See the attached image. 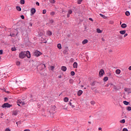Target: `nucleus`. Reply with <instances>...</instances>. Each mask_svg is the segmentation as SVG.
Here are the masks:
<instances>
[{"instance_id": "60", "label": "nucleus", "mask_w": 131, "mask_h": 131, "mask_svg": "<svg viewBox=\"0 0 131 131\" xmlns=\"http://www.w3.org/2000/svg\"><path fill=\"white\" fill-rule=\"evenodd\" d=\"M72 81H73L72 79H70V82H72Z\"/></svg>"}, {"instance_id": "52", "label": "nucleus", "mask_w": 131, "mask_h": 131, "mask_svg": "<svg viewBox=\"0 0 131 131\" xmlns=\"http://www.w3.org/2000/svg\"><path fill=\"white\" fill-rule=\"evenodd\" d=\"M5 131H11V130L10 129V128H7L5 129Z\"/></svg>"}, {"instance_id": "31", "label": "nucleus", "mask_w": 131, "mask_h": 131, "mask_svg": "<svg viewBox=\"0 0 131 131\" xmlns=\"http://www.w3.org/2000/svg\"><path fill=\"white\" fill-rule=\"evenodd\" d=\"M17 104H22V101L21 100H18L17 101Z\"/></svg>"}, {"instance_id": "50", "label": "nucleus", "mask_w": 131, "mask_h": 131, "mask_svg": "<svg viewBox=\"0 0 131 131\" xmlns=\"http://www.w3.org/2000/svg\"><path fill=\"white\" fill-rule=\"evenodd\" d=\"M128 34L127 33H125L124 35V37H126V36H127Z\"/></svg>"}, {"instance_id": "19", "label": "nucleus", "mask_w": 131, "mask_h": 131, "mask_svg": "<svg viewBox=\"0 0 131 131\" xmlns=\"http://www.w3.org/2000/svg\"><path fill=\"white\" fill-rule=\"evenodd\" d=\"M121 71L119 69H117L116 70V74H120Z\"/></svg>"}, {"instance_id": "42", "label": "nucleus", "mask_w": 131, "mask_h": 131, "mask_svg": "<svg viewBox=\"0 0 131 131\" xmlns=\"http://www.w3.org/2000/svg\"><path fill=\"white\" fill-rule=\"evenodd\" d=\"M95 103H96V102H95L94 101H92L91 102V105H95Z\"/></svg>"}, {"instance_id": "6", "label": "nucleus", "mask_w": 131, "mask_h": 131, "mask_svg": "<svg viewBox=\"0 0 131 131\" xmlns=\"http://www.w3.org/2000/svg\"><path fill=\"white\" fill-rule=\"evenodd\" d=\"M105 74V72L104 71V70L101 69L100 71H99V76L100 77H102L103 75Z\"/></svg>"}, {"instance_id": "20", "label": "nucleus", "mask_w": 131, "mask_h": 131, "mask_svg": "<svg viewBox=\"0 0 131 131\" xmlns=\"http://www.w3.org/2000/svg\"><path fill=\"white\" fill-rule=\"evenodd\" d=\"M18 114V112H17V111H13L12 113V115H14L15 116H16V115H17Z\"/></svg>"}, {"instance_id": "39", "label": "nucleus", "mask_w": 131, "mask_h": 131, "mask_svg": "<svg viewBox=\"0 0 131 131\" xmlns=\"http://www.w3.org/2000/svg\"><path fill=\"white\" fill-rule=\"evenodd\" d=\"M49 23H51V24H53V23H54V20L53 19H50L49 20Z\"/></svg>"}, {"instance_id": "45", "label": "nucleus", "mask_w": 131, "mask_h": 131, "mask_svg": "<svg viewBox=\"0 0 131 131\" xmlns=\"http://www.w3.org/2000/svg\"><path fill=\"white\" fill-rule=\"evenodd\" d=\"M20 18H21V19H23V20H24V19H25V17H24V15H21Z\"/></svg>"}, {"instance_id": "11", "label": "nucleus", "mask_w": 131, "mask_h": 131, "mask_svg": "<svg viewBox=\"0 0 131 131\" xmlns=\"http://www.w3.org/2000/svg\"><path fill=\"white\" fill-rule=\"evenodd\" d=\"M126 32V31H125V30H121V31H119V33H120V34H122V35L125 34Z\"/></svg>"}, {"instance_id": "13", "label": "nucleus", "mask_w": 131, "mask_h": 131, "mask_svg": "<svg viewBox=\"0 0 131 131\" xmlns=\"http://www.w3.org/2000/svg\"><path fill=\"white\" fill-rule=\"evenodd\" d=\"M127 27V25H126V24H123L121 25V28H126Z\"/></svg>"}, {"instance_id": "12", "label": "nucleus", "mask_w": 131, "mask_h": 131, "mask_svg": "<svg viewBox=\"0 0 131 131\" xmlns=\"http://www.w3.org/2000/svg\"><path fill=\"white\" fill-rule=\"evenodd\" d=\"M72 100H71L70 101L69 103V105H70V106H71L72 107V108H74V107H75V106H74V105L72 104V102H71Z\"/></svg>"}, {"instance_id": "10", "label": "nucleus", "mask_w": 131, "mask_h": 131, "mask_svg": "<svg viewBox=\"0 0 131 131\" xmlns=\"http://www.w3.org/2000/svg\"><path fill=\"white\" fill-rule=\"evenodd\" d=\"M61 70L62 71H66V70H67V68H66V67L65 66H62L61 67Z\"/></svg>"}, {"instance_id": "51", "label": "nucleus", "mask_w": 131, "mask_h": 131, "mask_svg": "<svg viewBox=\"0 0 131 131\" xmlns=\"http://www.w3.org/2000/svg\"><path fill=\"white\" fill-rule=\"evenodd\" d=\"M0 55H3V50H0Z\"/></svg>"}, {"instance_id": "30", "label": "nucleus", "mask_w": 131, "mask_h": 131, "mask_svg": "<svg viewBox=\"0 0 131 131\" xmlns=\"http://www.w3.org/2000/svg\"><path fill=\"white\" fill-rule=\"evenodd\" d=\"M48 33L50 36H51V35H52V34H53V33H52V32L51 31H48Z\"/></svg>"}, {"instance_id": "63", "label": "nucleus", "mask_w": 131, "mask_h": 131, "mask_svg": "<svg viewBox=\"0 0 131 131\" xmlns=\"http://www.w3.org/2000/svg\"><path fill=\"white\" fill-rule=\"evenodd\" d=\"M18 106H20V103H17Z\"/></svg>"}, {"instance_id": "32", "label": "nucleus", "mask_w": 131, "mask_h": 131, "mask_svg": "<svg viewBox=\"0 0 131 131\" xmlns=\"http://www.w3.org/2000/svg\"><path fill=\"white\" fill-rule=\"evenodd\" d=\"M82 2V0H78L77 1V4L78 5H80V4H81V2Z\"/></svg>"}, {"instance_id": "16", "label": "nucleus", "mask_w": 131, "mask_h": 131, "mask_svg": "<svg viewBox=\"0 0 131 131\" xmlns=\"http://www.w3.org/2000/svg\"><path fill=\"white\" fill-rule=\"evenodd\" d=\"M63 53L64 55H67L68 54V50L65 49L64 50H63Z\"/></svg>"}, {"instance_id": "47", "label": "nucleus", "mask_w": 131, "mask_h": 131, "mask_svg": "<svg viewBox=\"0 0 131 131\" xmlns=\"http://www.w3.org/2000/svg\"><path fill=\"white\" fill-rule=\"evenodd\" d=\"M123 131H128V130L127 129V128H124L123 129Z\"/></svg>"}, {"instance_id": "29", "label": "nucleus", "mask_w": 131, "mask_h": 131, "mask_svg": "<svg viewBox=\"0 0 131 131\" xmlns=\"http://www.w3.org/2000/svg\"><path fill=\"white\" fill-rule=\"evenodd\" d=\"M126 110H127V111H131V107L130 106H127L126 107Z\"/></svg>"}, {"instance_id": "48", "label": "nucleus", "mask_w": 131, "mask_h": 131, "mask_svg": "<svg viewBox=\"0 0 131 131\" xmlns=\"http://www.w3.org/2000/svg\"><path fill=\"white\" fill-rule=\"evenodd\" d=\"M39 36H42L43 35V33H40V34H39Z\"/></svg>"}, {"instance_id": "3", "label": "nucleus", "mask_w": 131, "mask_h": 131, "mask_svg": "<svg viewBox=\"0 0 131 131\" xmlns=\"http://www.w3.org/2000/svg\"><path fill=\"white\" fill-rule=\"evenodd\" d=\"M26 57V52L25 51H21L19 54V59H24V58Z\"/></svg>"}, {"instance_id": "34", "label": "nucleus", "mask_w": 131, "mask_h": 131, "mask_svg": "<svg viewBox=\"0 0 131 131\" xmlns=\"http://www.w3.org/2000/svg\"><path fill=\"white\" fill-rule=\"evenodd\" d=\"M110 88H114L115 87V85H113V83H110Z\"/></svg>"}, {"instance_id": "22", "label": "nucleus", "mask_w": 131, "mask_h": 131, "mask_svg": "<svg viewBox=\"0 0 131 131\" xmlns=\"http://www.w3.org/2000/svg\"><path fill=\"white\" fill-rule=\"evenodd\" d=\"M125 15L126 16H129V15H130V13L129 12V11H126L125 12Z\"/></svg>"}, {"instance_id": "49", "label": "nucleus", "mask_w": 131, "mask_h": 131, "mask_svg": "<svg viewBox=\"0 0 131 131\" xmlns=\"http://www.w3.org/2000/svg\"><path fill=\"white\" fill-rule=\"evenodd\" d=\"M67 18H69V17H70V14H69V13H68L67 15Z\"/></svg>"}, {"instance_id": "53", "label": "nucleus", "mask_w": 131, "mask_h": 131, "mask_svg": "<svg viewBox=\"0 0 131 131\" xmlns=\"http://www.w3.org/2000/svg\"><path fill=\"white\" fill-rule=\"evenodd\" d=\"M108 86H110V83H108L106 85V88H108Z\"/></svg>"}, {"instance_id": "27", "label": "nucleus", "mask_w": 131, "mask_h": 131, "mask_svg": "<svg viewBox=\"0 0 131 131\" xmlns=\"http://www.w3.org/2000/svg\"><path fill=\"white\" fill-rule=\"evenodd\" d=\"M71 75H72V76H74V75H75V72H74V71H72L71 72Z\"/></svg>"}, {"instance_id": "59", "label": "nucleus", "mask_w": 131, "mask_h": 131, "mask_svg": "<svg viewBox=\"0 0 131 131\" xmlns=\"http://www.w3.org/2000/svg\"><path fill=\"white\" fill-rule=\"evenodd\" d=\"M98 129H99V130H102V128L99 127V128H98Z\"/></svg>"}, {"instance_id": "57", "label": "nucleus", "mask_w": 131, "mask_h": 131, "mask_svg": "<svg viewBox=\"0 0 131 131\" xmlns=\"http://www.w3.org/2000/svg\"><path fill=\"white\" fill-rule=\"evenodd\" d=\"M24 131H30L29 129H26Z\"/></svg>"}, {"instance_id": "1", "label": "nucleus", "mask_w": 131, "mask_h": 131, "mask_svg": "<svg viewBox=\"0 0 131 131\" xmlns=\"http://www.w3.org/2000/svg\"><path fill=\"white\" fill-rule=\"evenodd\" d=\"M55 111H56V106H53L49 111L50 115L51 117H54V113H55Z\"/></svg>"}, {"instance_id": "38", "label": "nucleus", "mask_w": 131, "mask_h": 131, "mask_svg": "<svg viewBox=\"0 0 131 131\" xmlns=\"http://www.w3.org/2000/svg\"><path fill=\"white\" fill-rule=\"evenodd\" d=\"M70 62H71V63H73V62H74V59L71 58V59L70 60Z\"/></svg>"}, {"instance_id": "15", "label": "nucleus", "mask_w": 131, "mask_h": 131, "mask_svg": "<svg viewBox=\"0 0 131 131\" xmlns=\"http://www.w3.org/2000/svg\"><path fill=\"white\" fill-rule=\"evenodd\" d=\"M88 42H89V40H88V39H84L82 41L83 45H85V43H88Z\"/></svg>"}, {"instance_id": "24", "label": "nucleus", "mask_w": 131, "mask_h": 131, "mask_svg": "<svg viewBox=\"0 0 131 131\" xmlns=\"http://www.w3.org/2000/svg\"><path fill=\"white\" fill-rule=\"evenodd\" d=\"M97 32L98 33H102V31L100 30V29L98 28V29H97Z\"/></svg>"}, {"instance_id": "18", "label": "nucleus", "mask_w": 131, "mask_h": 131, "mask_svg": "<svg viewBox=\"0 0 131 131\" xmlns=\"http://www.w3.org/2000/svg\"><path fill=\"white\" fill-rule=\"evenodd\" d=\"M57 48L59 49V50H61L62 49V46L61 45V43H58L57 45Z\"/></svg>"}, {"instance_id": "8", "label": "nucleus", "mask_w": 131, "mask_h": 131, "mask_svg": "<svg viewBox=\"0 0 131 131\" xmlns=\"http://www.w3.org/2000/svg\"><path fill=\"white\" fill-rule=\"evenodd\" d=\"M82 90H79L78 93H77V96H78L79 97L81 96V95H82Z\"/></svg>"}, {"instance_id": "28", "label": "nucleus", "mask_w": 131, "mask_h": 131, "mask_svg": "<svg viewBox=\"0 0 131 131\" xmlns=\"http://www.w3.org/2000/svg\"><path fill=\"white\" fill-rule=\"evenodd\" d=\"M20 4H21V5H24V4H25V0H20Z\"/></svg>"}, {"instance_id": "36", "label": "nucleus", "mask_w": 131, "mask_h": 131, "mask_svg": "<svg viewBox=\"0 0 131 131\" xmlns=\"http://www.w3.org/2000/svg\"><path fill=\"white\" fill-rule=\"evenodd\" d=\"M16 64L17 66H20L21 62H20V61H17Z\"/></svg>"}, {"instance_id": "7", "label": "nucleus", "mask_w": 131, "mask_h": 131, "mask_svg": "<svg viewBox=\"0 0 131 131\" xmlns=\"http://www.w3.org/2000/svg\"><path fill=\"white\" fill-rule=\"evenodd\" d=\"M26 56L28 58L30 59V57H31V55H30V52L29 51H27L26 52Z\"/></svg>"}, {"instance_id": "2", "label": "nucleus", "mask_w": 131, "mask_h": 131, "mask_svg": "<svg viewBox=\"0 0 131 131\" xmlns=\"http://www.w3.org/2000/svg\"><path fill=\"white\" fill-rule=\"evenodd\" d=\"M37 68L40 71H42V70L46 68V65L43 63H41L37 67Z\"/></svg>"}, {"instance_id": "62", "label": "nucleus", "mask_w": 131, "mask_h": 131, "mask_svg": "<svg viewBox=\"0 0 131 131\" xmlns=\"http://www.w3.org/2000/svg\"><path fill=\"white\" fill-rule=\"evenodd\" d=\"M129 70H131V66L128 68Z\"/></svg>"}, {"instance_id": "43", "label": "nucleus", "mask_w": 131, "mask_h": 131, "mask_svg": "<svg viewBox=\"0 0 131 131\" xmlns=\"http://www.w3.org/2000/svg\"><path fill=\"white\" fill-rule=\"evenodd\" d=\"M47 13V10L46 9L43 10L42 14H46Z\"/></svg>"}, {"instance_id": "41", "label": "nucleus", "mask_w": 131, "mask_h": 131, "mask_svg": "<svg viewBox=\"0 0 131 131\" xmlns=\"http://www.w3.org/2000/svg\"><path fill=\"white\" fill-rule=\"evenodd\" d=\"M68 13L70 14V15L71 14H72V10H69L68 11Z\"/></svg>"}, {"instance_id": "21", "label": "nucleus", "mask_w": 131, "mask_h": 131, "mask_svg": "<svg viewBox=\"0 0 131 131\" xmlns=\"http://www.w3.org/2000/svg\"><path fill=\"white\" fill-rule=\"evenodd\" d=\"M16 10L17 11H18L19 12H20V11H21V7H20L19 6H16Z\"/></svg>"}, {"instance_id": "37", "label": "nucleus", "mask_w": 131, "mask_h": 131, "mask_svg": "<svg viewBox=\"0 0 131 131\" xmlns=\"http://www.w3.org/2000/svg\"><path fill=\"white\" fill-rule=\"evenodd\" d=\"M51 16H54L55 15V12H51L50 13Z\"/></svg>"}, {"instance_id": "44", "label": "nucleus", "mask_w": 131, "mask_h": 131, "mask_svg": "<svg viewBox=\"0 0 131 131\" xmlns=\"http://www.w3.org/2000/svg\"><path fill=\"white\" fill-rule=\"evenodd\" d=\"M100 16H101V17H102V18H104V19H105V17H106V16H105V15H104L102 14H100Z\"/></svg>"}, {"instance_id": "9", "label": "nucleus", "mask_w": 131, "mask_h": 131, "mask_svg": "<svg viewBox=\"0 0 131 131\" xmlns=\"http://www.w3.org/2000/svg\"><path fill=\"white\" fill-rule=\"evenodd\" d=\"M35 12H36V10L35 8H32L31 10V14H35Z\"/></svg>"}, {"instance_id": "14", "label": "nucleus", "mask_w": 131, "mask_h": 131, "mask_svg": "<svg viewBox=\"0 0 131 131\" xmlns=\"http://www.w3.org/2000/svg\"><path fill=\"white\" fill-rule=\"evenodd\" d=\"M73 68H77V62H75L73 64Z\"/></svg>"}, {"instance_id": "23", "label": "nucleus", "mask_w": 131, "mask_h": 131, "mask_svg": "<svg viewBox=\"0 0 131 131\" xmlns=\"http://www.w3.org/2000/svg\"><path fill=\"white\" fill-rule=\"evenodd\" d=\"M90 84L91 85H92V86H94V85H96V81L91 82Z\"/></svg>"}, {"instance_id": "35", "label": "nucleus", "mask_w": 131, "mask_h": 131, "mask_svg": "<svg viewBox=\"0 0 131 131\" xmlns=\"http://www.w3.org/2000/svg\"><path fill=\"white\" fill-rule=\"evenodd\" d=\"M50 69H51V70H52V71H53V70H54V69H55V67L50 66Z\"/></svg>"}, {"instance_id": "33", "label": "nucleus", "mask_w": 131, "mask_h": 131, "mask_svg": "<svg viewBox=\"0 0 131 131\" xmlns=\"http://www.w3.org/2000/svg\"><path fill=\"white\" fill-rule=\"evenodd\" d=\"M103 80H104V81H107V80H108V77H105L103 78Z\"/></svg>"}, {"instance_id": "56", "label": "nucleus", "mask_w": 131, "mask_h": 131, "mask_svg": "<svg viewBox=\"0 0 131 131\" xmlns=\"http://www.w3.org/2000/svg\"><path fill=\"white\" fill-rule=\"evenodd\" d=\"M36 5H37V6H39V3L36 2Z\"/></svg>"}, {"instance_id": "54", "label": "nucleus", "mask_w": 131, "mask_h": 131, "mask_svg": "<svg viewBox=\"0 0 131 131\" xmlns=\"http://www.w3.org/2000/svg\"><path fill=\"white\" fill-rule=\"evenodd\" d=\"M5 102H6L8 100V98L5 97L4 98Z\"/></svg>"}, {"instance_id": "17", "label": "nucleus", "mask_w": 131, "mask_h": 131, "mask_svg": "<svg viewBox=\"0 0 131 131\" xmlns=\"http://www.w3.org/2000/svg\"><path fill=\"white\" fill-rule=\"evenodd\" d=\"M63 101H64V102H68V101H69V98H68V97H65V98L63 99Z\"/></svg>"}, {"instance_id": "25", "label": "nucleus", "mask_w": 131, "mask_h": 131, "mask_svg": "<svg viewBox=\"0 0 131 131\" xmlns=\"http://www.w3.org/2000/svg\"><path fill=\"white\" fill-rule=\"evenodd\" d=\"M123 103H124V105H128V104H129V102H128L126 101H124Z\"/></svg>"}, {"instance_id": "64", "label": "nucleus", "mask_w": 131, "mask_h": 131, "mask_svg": "<svg viewBox=\"0 0 131 131\" xmlns=\"http://www.w3.org/2000/svg\"><path fill=\"white\" fill-rule=\"evenodd\" d=\"M88 123L91 124V123H92V122H91L89 121V122H88Z\"/></svg>"}, {"instance_id": "4", "label": "nucleus", "mask_w": 131, "mask_h": 131, "mask_svg": "<svg viewBox=\"0 0 131 131\" xmlns=\"http://www.w3.org/2000/svg\"><path fill=\"white\" fill-rule=\"evenodd\" d=\"M10 107H12V105L9 104V103H5L2 105V108H10Z\"/></svg>"}, {"instance_id": "58", "label": "nucleus", "mask_w": 131, "mask_h": 131, "mask_svg": "<svg viewBox=\"0 0 131 131\" xmlns=\"http://www.w3.org/2000/svg\"><path fill=\"white\" fill-rule=\"evenodd\" d=\"M58 78H62V76L61 75L58 76Z\"/></svg>"}, {"instance_id": "5", "label": "nucleus", "mask_w": 131, "mask_h": 131, "mask_svg": "<svg viewBox=\"0 0 131 131\" xmlns=\"http://www.w3.org/2000/svg\"><path fill=\"white\" fill-rule=\"evenodd\" d=\"M41 55V53L37 50L35 51L34 52V56H35V57H39Z\"/></svg>"}, {"instance_id": "40", "label": "nucleus", "mask_w": 131, "mask_h": 131, "mask_svg": "<svg viewBox=\"0 0 131 131\" xmlns=\"http://www.w3.org/2000/svg\"><path fill=\"white\" fill-rule=\"evenodd\" d=\"M11 51H12V52H14V51H16V48H15V47L12 48H11Z\"/></svg>"}, {"instance_id": "26", "label": "nucleus", "mask_w": 131, "mask_h": 131, "mask_svg": "<svg viewBox=\"0 0 131 131\" xmlns=\"http://www.w3.org/2000/svg\"><path fill=\"white\" fill-rule=\"evenodd\" d=\"M120 123H125V120L122 119L120 121Z\"/></svg>"}, {"instance_id": "46", "label": "nucleus", "mask_w": 131, "mask_h": 131, "mask_svg": "<svg viewBox=\"0 0 131 131\" xmlns=\"http://www.w3.org/2000/svg\"><path fill=\"white\" fill-rule=\"evenodd\" d=\"M50 2L52 3V4H55V0H50Z\"/></svg>"}, {"instance_id": "61", "label": "nucleus", "mask_w": 131, "mask_h": 131, "mask_svg": "<svg viewBox=\"0 0 131 131\" xmlns=\"http://www.w3.org/2000/svg\"><path fill=\"white\" fill-rule=\"evenodd\" d=\"M102 41H105V39H104L103 38H102Z\"/></svg>"}, {"instance_id": "55", "label": "nucleus", "mask_w": 131, "mask_h": 131, "mask_svg": "<svg viewBox=\"0 0 131 131\" xmlns=\"http://www.w3.org/2000/svg\"><path fill=\"white\" fill-rule=\"evenodd\" d=\"M89 20H90V21H92V22L94 21V20H93V18H89Z\"/></svg>"}]
</instances>
